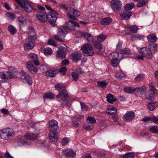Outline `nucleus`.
Here are the masks:
<instances>
[{
    "instance_id": "obj_32",
    "label": "nucleus",
    "mask_w": 158,
    "mask_h": 158,
    "mask_svg": "<svg viewBox=\"0 0 158 158\" xmlns=\"http://www.w3.org/2000/svg\"><path fill=\"white\" fill-rule=\"evenodd\" d=\"M148 41L155 43L157 40V38L155 34H152L147 36Z\"/></svg>"
},
{
    "instance_id": "obj_62",
    "label": "nucleus",
    "mask_w": 158,
    "mask_h": 158,
    "mask_svg": "<svg viewBox=\"0 0 158 158\" xmlns=\"http://www.w3.org/2000/svg\"><path fill=\"white\" fill-rule=\"evenodd\" d=\"M83 33H85V32L79 31L76 32L75 33V34L76 36L77 37H80L82 36H83Z\"/></svg>"
},
{
    "instance_id": "obj_26",
    "label": "nucleus",
    "mask_w": 158,
    "mask_h": 158,
    "mask_svg": "<svg viewBox=\"0 0 158 158\" xmlns=\"http://www.w3.org/2000/svg\"><path fill=\"white\" fill-rule=\"evenodd\" d=\"M117 112V109L112 106H109L106 110V113L110 115L115 114Z\"/></svg>"
},
{
    "instance_id": "obj_55",
    "label": "nucleus",
    "mask_w": 158,
    "mask_h": 158,
    "mask_svg": "<svg viewBox=\"0 0 158 158\" xmlns=\"http://www.w3.org/2000/svg\"><path fill=\"white\" fill-rule=\"evenodd\" d=\"M72 76L74 81H76L78 78V73L73 72L71 73Z\"/></svg>"
},
{
    "instance_id": "obj_30",
    "label": "nucleus",
    "mask_w": 158,
    "mask_h": 158,
    "mask_svg": "<svg viewBox=\"0 0 158 158\" xmlns=\"http://www.w3.org/2000/svg\"><path fill=\"white\" fill-rule=\"evenodd\" d=\"M106 98L107 101L110 103H113L116 100V98L114 97V95L110 93L107 95Z\"/></svg>"
},
{
    "instance_id": "obj_2",
    "label": "nucleus",
    "mask_w": 158,
    "mask_h": 158,
    "mask_svg": "<svg viewBox=\"0 0 158 158\" xmlns=\"http://www.w3.org/2000/svg\"><path fill=\"white\" fill-rule=\"evenodd\" d=\"M56 12L54 10H52L47 13L45 11H39L36 15L37 19L43 23H45L48 19L49 23L53 24L56 20Z\"/></svg>"
},
{
    "instance_id": "obj_6",
    "label": "nucleus",
    "mask_w": 158,
    "mask_h": 158,
    "mask_svg": "<svg viewBox=\"0 0 158 158\" xmlns=\"http://www.w3.org/2000/svg\"><path fill=\"white\" fill-rule=\"evenodd\" d=\"M81 49L83 51L84 55L85 56H92L94 53L93 47L89 43L84 44L82 46Z\"/></svg>"
},
{
    "instance_id": "obj_14",
    "label": "nucleus",
    "mask_w": 158,
    "mask_h": 158,
    "mask_svg": "<svg viewBox=\"0 0 158 158\" xmlns=\"http://www.w3.org/2000/svg\"><path fill=\"white\" fill-rule=\"evenodd\" d=\"M135 114L133 111H127L123 117V119L126 121L129 122L134 119Z\"/></svg>"
},
{
    "instance_id": "obj_63",
    "label": "nucleus",
    "mask_w": 158,
    "mask_h": 158,
    "mask_svg": "<svg viewBox=\"0 0 158 158\" xmlns=\"http://www.w3.org/2000/svg\"><path fill=\"white\" fill-rule=\"evenodd\" d=\"M79 125V123L77 122V121H73L72 122V126L74 128H76L78 127Z\"/></svg>"
},
{
    "instance_id": "obj_58",
    "label": "nucleus",
    "mask_w": 158,
    "mask_h": 158,
    "mask_svg": "<svg viewBox=\"0 0 158 158\" xmlns=\"http://www.w3.org/2000/svg\"><path fill=\"white\" fill-rule=\"evenodd\" d=\"M81 109L82 110H86L88 109V107L84 103H81Z\"/></svg>"
},
{
    "instance_id": "obj_36",
    "label": "nucleus",
    "mask_w": 158,
    "mask_h": 158,
    "mask_svg": "<svg viewBox=\"0 0 158 158\" xmlns=\"http://www.w3.org/2000/svg\"><path fill=\"white\" fill-rule=\"evenodd\" d=\"M148 49L151 51H155L157 49V45L155 43H150L149 44Z\"/></svg>"
},
{
    "instance_id": "obj_11",
    "label": "nucleus",
    "mask_w": 158,
    "mask_h": 158,
    "mask_svg": "<svg viewBox=\"0 0 158 158\" xmlns=\"http://www.w3.org/2000/svg\"><path fill=\"white\" fill-rule=\"evenodd\" d=\"M110 4L113 10L115 12H118L121 8L122 4L119 0H112Z\"/></svg>"
},
{
    "instance_id": "obj_34",
    "label": "nucleus",
    "mask_w": 158,
    "mask_h": 158,
    "mask_svg": "<svg viewBox=\"0 0 158 158\" xmlns=\"http://www.w3.org/2000/svg\"><path fill=\"white\" fill-rule=\"evenodd\" d=\"M93 124L89 123H86L84 124L83 127L85 130L88 131L91 130L93 128Z\"/></svg>"
},
{
    "instance_id": "obj_46",
    "label": "nucleus",
    "mask_w": 158,
    "mask_h": 158,
    "mask_svg": "<svg viewBox=\"0 0 158 158\" xmlns=\"http://www.w3.org/2000/svg\"><path fill=\"white\" fill-rule=\"evenodd\" d=\"M150 131L152 132L158 133V127L157 126H153L149 129Z\"/></svg>"
},
{
    "instance_id": "obj_42",
    "label": "nucleus",
    "mask_w": 158,
    "mask_h": 158,
    "mask_svg": "<svg viewBox=\"0 0 158 158\" xmlns=\"http://www.w3.org/2000/svg\"><path fill=\"white\" fill-rule=\"evenodd\" d=\"M135 91L139 92L141 93H143L145 91L146 89V88L144 86L142 87H139L135 88Z\"/></svg>"
},
{
    "instance_id": "obj_51",
    "label": "nucleus",
    "mask_w": 158,
    "mask_h": 158,
    "mask_svg": "<svg viewBox=\"0 0 158 158\" xmlns=\"http://www.w3.org/2000/svg\"><path fill=\"white\" fill-rule=\"evenodd\" d=\"M55 87L56 89L60 91L64 87V86L62 84L58 83L55 85Z\"/></svg>"
},
{
    "instance_id": "obj_31",
    "label": "nucleus",
    "mask_w": 158,
    "mask_h": 158,
    "mask_svg": "<svg viewBox=\"0 0 158 158\" xmlns=\"http://www.w3.org/2000/svg\"><path fill=\"white\" fill-rule=\"evenodd\" d=\"M115 76L117 80H120L125 77L126 75L122 71H120L116 73Z\"/></svg>"
},
{
    "instance_id": "obj_23",
    "label": "nucleus",
    "mask_w": 158,
    "mask_h": 158,
    "mask_svg": "<svg viewBox=\"0 0 158 158\" xmlns=\"http://www.w3.org/2000/svg\"><path fill=\"white\" fill-rule=\"evenodd\" d=\"M132 15V12L130 11H124L120 14V16L123 19L127 20L130 18Z\"/></svg>"
},
{
    "instance_id": "obj_25",
    "label": "nucleus",
    "mask_w": 158,
    "mask_h": 158,
    "mask_svg": "<svg viewBox=\"0 0 158 158\" xmlns=\"http://www.w3.org/2000/svg\"><path fill=\"white\" fill-rule=\"evenodd\" d=\"M40 51L46 56L50 55L52 53V49L49 48L42 47L40 48Z\"/></svg>"
},
{
    "instance_id": "obj_29",
    "label": "nucleus",
    "mask_w": 158,
    "mask_h": 158,
    "mask_svg": "<svg viewBox=\"0 0 158 158\" xmlns=\"http://www.w3.org/2000/svg\"><path fill=\"white\" fill-rule=\"evenodd\" d=\"M18 20L19 22L20 26L26 25L27 24V22L26 19L22 16H20L18 17Z\"/></svg>"
},
{
    "instance_id": "obj_40",
    "label": "nucleus",
    "mask_w": 158,
    "mask_h": 158,
    "mask_svg": "<svg viewBox=\"0 0 158 158\" xmlns=\"http://www.w3.org/2000/svg\"><path fill=\"white\" fill-rule=\"evenodd\" d=\"M106 35L101 34L97 37V40L100 42L103 41L106 38Z\"/></svg>"
},
{
    "instance_id": "obj_61",
    "label": "nucleus",
    "mask_w": 158,
    "mask_h": 158,
    "mask_svg": "<svg viewBox=\"0 0 158 158\" xmlns=\"http://www.w3.org/2000/svg\"><path fill=\"white\" fill-rule=\"evenodd\" d=\"M122 42L121 41H119L116 45V49L119 50L122 47Z\"/></svg>"
},
{
    "instance_id": "obj_13",
    "label": "nucleus",
    "mask_w": 158,
    "mask_h": 158,
    "mask_svg": "<svg viewBox=\"0 0 158 158\" xmlns=\"http://www.w3.org/2000/svg\"><path fill=\"white\" fill-rule=\"evenodd\" d=\"M138 28L135 25H131L125 27V32L126 34L131 35L132 33H137Z\"/></svg>"
},
{
    "instance_id": "obj_18",
    "label": "nucleus",
    "mask_w": 158,
    "mask_h": 158,
    "mask_svg": "<svg viewBox=\"0 0 158 158\" xmlns=\"http://www.w3.org/2000/svg\"><path fill=\"white\" fill-rule=\"evenodd\" d=\"M56 131H50L49 134V138L51 141L56 142L58 139V135Z\"/></svg>"
},
{
    "instance_id": "obj_35",
    "label": "nucleus",
    "mask_w": 158,
    "mask_h": 158,
    "mask_svg": "<svg viewBox=\"0 0 158 158\" xmlns=\"http://www.w3.org/2000/svg\"><path fill=\"white\" fill-rule=\"evenodd\" d=\"M56 72L53 70H49L46 73V75L48 77H54L56 74Z\"/></svg>"
},
{
    "instance_id": "obj_37",
    "label": "nucleus",
    "mask_w": 158,
    "mask_h": 158,
    "mask_svg": "<svg viewBox=\"0 0 158 158\" xmlns=\"http://www.w3.org/2000/svg\"><path fill=\"white\" fill-rule=\"evenodd\" d=\"M124 90L125 92L128 93H133L135 91V88L130 87H126L124 88Z\"/></svg>"
},
{
    "instance_id": "obj_60",
    "label": "nucleus",
    "mask_w": 158,
    "mask_h": 158,
    "mask_svg": "<svg viewBox=\"0 0 158 158\" xmlns=\"http://www.w3.org/2000/svg\"><path fill=\"white\" fill-rule=\"evenodd\" d=\"M67 71V69L65 67H63L61 68L60 70V72L61 73L62 75H65Z\"/></svg>"
},
{
    "instance_id": "obj_7",
    "label": "nucleus",
    "mask_w": 158,
    "mask_h": 158,
    "mask_svg": "<svg viewBox=\"0 0 158 158\" xmlns=\"http://www.w3.org/2000/svg\"><path fill=\"white\" fill-rule=\"evenodd\" d=\"M15 1L27 12H31L34 10L32 5L30 4L26 0H15Z\"/></svg>"
},
{
    "instance_id": "obj_9",
    "label": "nucleus",
    "mask_w": 158,
    "mask_h": 158,
    "mask_svg": "<svg viewBox=\"0 0 158 158\" xmlns=\"http://www.w3.org/2000/svg\"><path fill=\"white\" fill-rule=\"evenodd\" d=\"M67 49V46L64 44H62L59 47L57 53V56L59 58H64L66 56V52Z\"/></svg>"
},
{
    "instance_id": "obj_8",
    "label": "nucleus",
    "mask_w": 158,
    "mask_h": 158,
    "mask_svg": "<svg viewBox=\"0 0 158 158\" xmlns=\"http://www.w3.org/2000/svg\"><path fill=\"white\" fill-rule=\"evenodd\" d=\"M37 137L36 134L31 132H27L24 135V138L26 139H22L20 140V142L22 144H24L27 143V140H34Z\"/></svg>"
},
{
    "instance_id": "obj_47",
    "label": "nucleus",
    "mask_w": 158,
    "mask_h": 158,
    "mask_svg": "<svg viewBox=\"0 0 158 158\" xmlns=\"http://www.w3.org/2000/svg\"><path fill=\"white\" fill-rule=\"evenodd\" d=\"M130 50L128 48H125L123 49L121 51V52L119 53H122L125 55H130L131 54Z\"/></svg>"
},
{
    "instance_id": "obj_49",
    "label": "nucleus",
    "mask_w": 158,
    "mask_h": 158,
    "mask_svg": "<svg viewBox=\"0 0 158 158\" xmlns=\"http://www.w3.org/2000/svg\"><path fill=\"white\" fill-rule=\"evenodd\" d=\"M148 49V48H141L140 50V53L144 57H145V55H146Z\"/></svg>"
},
{
    "instance_id": "obj_41",
    "label": "nucleus",
    "mask_w": 158,
    "mask_h": 158,
    "mask_svg": "<svg viewBox=\"0 0 158 158\" xmlns=\"http://www.w3.org/2000/svg\"><path fill=\"white\" fill-rule=\"evenodd\" d=\"M134 6V4L133 2H131L130 4H128L126 5L124 7L125 10H130L132 9Z\"/></svg>"
},
{
    "instance_id": "obj_45",
    "label": "nucleus",
    "mask_w": 158,
    "mask_h": 158,
    "mask_svg": "<svg viewBox=\"0 0 158 158\" xmlns=\"http://www.w3.org/2000/svg\"><path fill=\"white\" fill-rule=\"evenodd\" d=\"M135 156V154L131 152H129L123 155V158H133Z\"/></svg>"
},
{
    "instance_id": "obj_3",
    "label": "nucleus",
    "mask_w": 158,
    "mask_h": 158,
    "mask_svg": "<svg viewBox=\"0 0 158 158\" xmlns=\"http://www.w3.org/2000/svg\"><path fill=\"white\" fill-rule=\"evenodd\" d=\"M57 98H59L58 101L61 105L63 106H65L69 108L71 105V101L70 100V96L65 89H63L60 92Z\"/></svg>"
},
{
    "instance_id": "obj_1",
    "label": "nucleus",
    "mask_w": 158,
    "mask_h": 158,
    "mask_svg": "<svg viewBox=\"0 0 158 158\" xmlns=\"http://www.w3.org/2000/svg\"><path fill=\"white\" fill-rule=\"evenodd\" d=\"M79 26L78 23L70 20L67 23L66 26H63L57 29V34L54 35L53 37L56 40L63 41L62 39L68 33L67 30H72L76 27H79Z\"/></svg>"
},
{
    "instance_id": "obj_64",
    "label": "nucleus",
    "mask_w": 158,
    "mask_h": 158,
    "mask_svg": "<svg viewBox=\"0 0 158 158\" xmlns=\"http://www.w3.org/2000/svg\"><path fill=\"white\" fill-rule=\"evenodd\" d=\"M59 6L60 7H61L66 10L67 11H68L69 10V9H70V8H69V7H67L64 4H59Z\"/></svg>"
},
{
    "instance_id": "obj_54",
    "label": "nucleus",
    "mask_w": 158,
    "mask_h": 158,
    "mask_svg": "<svg viewBox=\"0 0 158 158\" xmlns=\"http://www.w3.org/2000/svg\"><path fill=\"white\" fill-rule=\"evenodd\" d=\"M87 120L89 122V123L93 124L96 122V119L93 117L91 116H89L87 118Z\"/></svg>"
},
{
    "instance_id": "obj_53",
    "label": "nucleus",
    "mask_w": 158,
    "mask_h": 158,
    "mask_svg": "<svg viewBox=\"0 0 158 158\" xmlns=\"http://www.w3.org/2000/svg\"><path fill=\"white\" fill-rule=\"evenodd\" d=\"M149 86L151 90L153 92L154 94H156L157 93V91L154 85L152 83L150 84Z\"/></svg>"
},
{
    "instance_id": "obj_15",
    "label": "nucleus",
    "mask_w": 158,
    "mask_h": 158,
    "mask_svg": "<svg viewBox=\"0 0 158 158\" xmlns=\"http://www.w3.org/2000/svg\"><path fill=\"white\" fill-rule=\"evenodd\" d=\"M28 38L29 40H35L36 39V35L34 31V28L31 27H29L28 28Z\"/></svg>"
},
{
    "instance_id": "obj_20",
    "label": "nucleus",
    "mask_w": 158,
    "mask_h": 158,
    "mask_svg": "<svg viewBox=\"0 0 158 158\" xmlns=\"http://www.w3.org/2000/svg\"><path fill=\"white\" fill-rule=\"evenodd\" d=\"M82 56V54L81 53H75L71 55L70 58L73 61L77 62L79 60Z\"/></svg>"
},
{
    "instance_id": "obj_38",
    "label": "nucleus",
    "mask_w": 158,
    "mask_h": 158,
    "mask_svg": "<svg viewBox=\"0 0 158 158\" xmlns=\"http://www.w3.org/2000/svg\"><path fill=\"white\" fill-rule=\"evenodd\" d=\"M94 47L98 50H101L102 49V44L97 41H94L93 43Z\"/></svg>"
},
{
    "instance_id": "obj_33",
    "label": "nucleus",
    "mask_w": 158,
    "mask_h": 158,
    "mask_svg": "<svg viewBox=\"0 0 158 158\" xmlns=\"http://www.w3.org/2000/svg\"><path fill=\"white\" fill-rule=\"evenodd\" d=\"M83 36L86 38L87 40L90 42H93L94 41V39L93 36L87 32H85V33H83Z\"/></svg>"
},
{
    "instance_id": "obj_4",
    "label": "nucleus",
    "mask_w": 158,
    "mask_h": 158,
    "mask_svg": "<svg viewBox=\"0 0 158 158\" xmlns=\"http://www.w3.org/2000/svg\"><path fill=\"white\" fill-rule=\"evenodd\" d=\"M14 131L11 128H7L0 130V138L8 140L14 136Z\"/></svg>"
},
{
    "instance_id": "obj_5",
    "label": "nucleus",
    "mask_w": 158,
    "mask_h": 158,
    "mask_svg": "<svg viewBox=\"0 0 158 158\" xmlns=\"http://www.w3.org/2000/svg\"><path fill=\"white\" fill-rule=\"evenodd\" d=\"M122 53L115 52L111 54V64L114 67L117 66L119 64V60L123 58Z\"/></svg>"
},
{
    "instance_id": "obj_27",
    "label": "nucleus",
    "mask_w": 158,
    "mask_h": 158,
    "mask_svg": "<svg viewBox=\"0 0 158 158\" xmlns=\"http://www.w3.org/2000/svg\"><path fill=\"white\" fill-rule=\"evenodd\" d=\"M16 73L15 69L12 67H10L9 68L8 71L6 72V73L9 76H12V79L15 77Z\"/></svg>"
},
{
    "instance_id": "obj_39",
    "label": "nucleus",
    "mask_w": 158,
    "mask_h": 158,
    "mask_svg": "<svg viewBox=\"0 0 158 158\" xmlns=\"http://www.w3.org/2000/svg\"><path fill=\"white\" fill-rule=\"evenodd\" d=\"M54 98V94L51 93H47L44 94L43 98L44 99H52Z\"/></svg>"
},
{
    "instance_id": "obj_57",
    "label": "nucleus",
    "mask_w": 158,
    "mask_h": 158,
    "mask_svg": "<svg viewBox=\"0 0 158 158\" xmlns=\"http://www.w3.org/2000/svg\"><path fill=\"white\" fill-rule=\"evenodd\" d=\"M48 44L54 46H56L57 45L56 43L52 39H50L49 40Z\"/></svg>"
},
{
    "instance_id": "obj_28",
    "label": "nucleus",
    "mask_w": 158,
    "mask_h": 158,
    "mask_svg": "<svg viewBox=\"0 0 158 158\" xmlns=\"http://www.w3.org/2000/svg\"><path fill=\"white\" fill-rule=\"evenodd\" d=\"M112 19L109 17H106L102 19L100 23L102 25H106L110 24L112 22Z\"/></svg>"
},
{
    "instance_id": "obj_21",
    "label": "nucleus",
    "mask_w": 158,
    "mask_h": 158,
    "mask_svg": "<svg viewBox=\"0 0 158 158\" xmlns=\"http://www.w3.org/2000/svg\"><path fill=\"white\" fill-rule=\"evenodd\" d=\"M26 65L27 68L31 73L35 74L36 73L38 69H31V68H33V66H34L32 62L30 61L26 63Z\"/></svg>"
},
{
    "instance_id": "obj_56",
    "label": "nucleus",
    "mask_w": 158,
    "mask_h": 158,
    "mask_svg": "<svg viewBox=\"0 0 158 158\" xmlns=\"http://www.w3.org/2000/svg\"><path fill=\"white\" fill-rule=\"evenodd\" d=\"M143 77V75L139 74L136 76L135 80L136 81H139L142 80Z\"/></svg>"
},
{
    "instance_id": "obj_10",
    "label": "nucleus",
    "mask_w": 158,
    "mask_h": 158,
    "mask_svg": "<svg viewBox=\"0 0 158 158\" xmlns=\"http://www.w3.org/2000/svg\"><path fill=\"white\" fill-rule=\"evenodd\" d=\"M19 75L21 79L25 80L30 85L32 84V78L28 73L21 71L19 73Z\"/></svg>"
},
{
    "instance_id": "obj_50",
    "label": "nucleus",
    "mask_w": 158,
    "mask_h": 158,
    "mask_svg": "<svg viewBox=\"0 0 158 158\" xmlns=\"http://www.w3.org/2000/svg\"><path fill=\"white\" fill-rule=\"evenodd\" d=\"M153 56L151 51L148 49L146 55H145V57L148 59H151Z\"/></svg>"
},
{
    "instance_id": "obj_22",
    "label": "nucleus",
    "mask_w": 158,
    "mask_h": 158,
    "mask_svg": "<svg viewBox=\"0 0 158 158\" xmlns=\"http://www.w3.org/2000/svg\"><path fill=\"white\" fill-rule=\"evenodd\" d=\"M34 40H31L27 41L24 44V46L25 50L31 49L34 47Z\"/></svg>"
},
{
    "instance_id": "obj_24",
    "label": "nucleus",
    "mask_w": 158,
    "mask_h": 158,
    "mask_svg": "<svg viewBox=\"0 0 158 158\" xmlns=\"http://www.w3.org/2000/svg\"><path fill=\"white\" fill-rule=\"evenodd\" d=\"M11 79H12V76H9L6 73H5L3 72H0V79L1 80L5 82L7 80Z\"/></svg>"
},
{
    "instance_id": "obj_52",
    "label": "nucleus",
    "mask_w": 158,
    "mask_h": 158,
    "mask_svg": "<svg viewBox=\"0 0 158 158\" xmlns=\"http://www.w3.org/2000/svg\"><path fill=\"white\" fill-rule=\"evenodd\" d=\"M148 0H142L141 2H139L137 5V6L140 7L145 5L147 2Z\"/></svg>"
},
{
    "instance_id": "obj_16",
    "label": "nucleus",
    "mask_w": 158,
    "mask_h": 158,
    "mask_svg": "<svg viewBox=\"0 0 158 158\" xmlns=\"http://www.w3.org/2000/svg\"><path fill=\"white\" fill-rule=\"evenodd\" d=\"M59 128L58 123L54 120H51L49 122V129L50 131H56Z\"/></svg>"
},
{
    "instance_id": "obj_59",
    "label": "nucleus",
    "mask_w": 158,
    "mask_h": 158,
    "mask_svg": "<svg viewBox=\"0 0 158 158\" xmlns=\"http://www.w3.org/2000/svg\"><path fill=\"white\" fill-rule=\"evenodd\" d=\"M69 142V139L67 138H64L63 139L61 143L63 145H65Z\"/></svg>"
},
{
    "instance_id": "obj_17",
    "label": "nucleus",
    "mask_w": 158,
    "mask_h": 158,
    "mask_svg": "<svg viewBox=\"0 0 158 158\" xmlns=\"http://www.w3.org/2000/svg\"><path fill=\"white\" fill-rule=\"evenodd\" d=\"M75 154V152L70 149H66L63 151L62 155L65 156L67 158L73 157Z\"/></svg>"
},
{
    "instance_id": "obj_48",
    "label": "nucleus",
    "mask_w": 158,
    "mask_h": 158,
    "mask_svg": "<svg viewBox=\"0 0 158 158\" xmlns=\"http://www.w3.org/2000/svg\"><path fill=\"white\" fill-rule=\"evenodd\" d=\"M108 82L104 81H99L97 82L98 85L101 88H104L108 85Z\"/></svg>"
},
{
    "instance_id": "obj_19",
    "label": "nucleus",
    "mask_w": 158,
    "mask_h": 158,
    "mask_svg": "<svg viewBox=\"0 0 158 158\" xmlns=\"http://www.w3.org/2000/svg\"><path fill=\"white\" fill-rule=\"evenodd\" d=\"M29 58L31 60L33 61L35 65L39 66L40 64L38 60H37V56L33 53H31L29 55Z\"/></svg>"
},
{
    "instance_id": "obj_12",
    "label": "nucleus",
    "mask_w": 158,
    "mask_h": 158,
    "mask_svg": "<svg viewBox=\"0 0 158 158\" xmlns=\"http://www.w3.org/2000/svg\"><path fill=\"white\" fill-rule=\"evenodd\" d=\"M69 11L67 14L68 16L70 19L75 20L76 17H78L80 15V12L73 8L69 9Z\"/></svg>"
},
{
    "instance_id": "obj_43",
    "label": "nucleus",
    "mask_w": 158,
    "mask_h": 158,
    "mask_svg": "<svg viewBox=\"0 0 158 158\" xmlns=\"http://www.w3.org/2000/svg\"><path fill=\"white\" fill-rule=\"evenodd\" d=\"M157 105V103L155 102L149 103L148 107L150 110L153 111L155 109Z\"/></svg>"
},
{
    "instance_id": "obj_44",
    "label": "nucleus",
    "mask_w": 158,
    "mask_h": 158,
    "mask_svg": "<svg viewBox=\"0 0 158 158\" xmlns=\"http://www.w3.org/2000/svg\"><path fill=\"white\" fill-rule=\"evenodd\" d=\"M8 31L12 35L14 34L16 32V29L11 25L9 26L8 28Z\"/></svg>"
}]
</instances>
